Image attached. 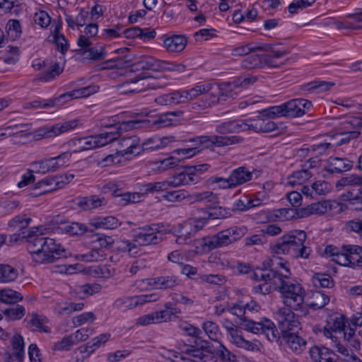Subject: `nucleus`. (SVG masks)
<instances>
[{"label":"nucleus","instance_id":"f257e3e1","mask_svg":"<svg viewBox=\"0 0 362 362\" xmlns=\"http://www.w3.org/2000/svg\"><path fill=\"white\" fill-rule=\"evenodd\" d=\"M231 314L240 317V326L245 331L253 334H262L271 342H276L279 339V332L274 323L267 319L263 318L259 322L247 319L244 315L245 308L244 305L235 304L229 309Z\"/></svg>","mask_w":362,"mask_h":362},{"label":"nucleus","instance_id":"f03ea898","mask_svg":"<svg viewBox=\"0 0 362 362\" xmlns=\"http://www.w3.org/2000/svg\"><path fill=\"white\" fill-rule=\"evenodd\" d=\"M279 291L283 303L286 307L293 310H299L305 315L307 310L305 305V291L302 285L295 279H284L279 281Z\"/></svg>","mask_w":362,"mask_h":362},{"label":"nucleus","instance_id":"7ed1b4c3","mask_svg":"<svg viewBox=\"0 0 362 362\" xmlns=\"http://www.w3.org/2000/svg\"><path fill=\"white\" fill-rule=\"evenodd\" d=\"M197 183H198V177L190 170L182 171L174 174L165 180L144 184L142 185L141 191L143 196L161 192L165 193L169 188H177Z\"/></svg>","mask_w":362,"mask_h":362},{"label":"nucleus","instance_id":"20e7f679","mask_svg":"<svg viewBox=\"0 0 362 362\" xmlns=\"http://www.w3.org/2000/svg\"><path fill=\"white\" fill-rule=\"evenodd\" d=\"M243 140V138L238 136L201 135L189 139V141L193 144L192 147L197 148L200 153L206 148L230 146L241 143Z\"/></svg>","mask_w":362,"mask_h":362},{"label":"nucleus","instance_id":"39448f33","mask_svg":"<svg viewBox=\"0 0 362 362\" xmlns=\"http://www.w3.org/2000/svg\"><path fill=\"white\" fill-rule=\"evenodd\" d=\"M71 156V152L66 151L55 157L34 161L30 168L33 172L42 175L56 172L69 162Z\"/></svg>","mask_w":362,"mask_h":362},{"label":"nucleus","instance_id":"423d86ee","mask_svg":"<svg viewBox=\"0 0 362 362\" xmlns=\"http://www.w3.org/2000/svg\"><path fill=\"white\" fill-rule=\"evenodd\" d=\"M66 256V250L59 243L52 238H47L40 252L33 255V261L39 264H47Z\"/></svg>","mask_w":362,"mask_h":362},{"label":"nucleus","instance_id":"0eeeda50","mask_svg":"<svg viewBox=\"0 0 362 362\" xmlns=\"http://www.w3.org/2000/svg\"><path fill=\"white\" fill-rule=\"evenodd\" d=\"M163 227L160 224H151L140 228L134 234L133 240L136 244L142 246L158 244L163 239Z\"/></svg>","mask_w":362,"mask_h":362},{"label":"nucleus","instance_id":"6e6552de","mask_svg":"<svg viewBox=\"0 0 362 362\" xmlns=\"http://www.w3.org/2000/svg\"><path fill=\"white\" fill-rule=\"evenodd\" d=\"M288 238V248L289 249L290 256L295 258L307 259L311 252V250L304 245L307 235L303 230H292L286 234Z\"/></svg>","mask_w":362,"mask_h":362},{"label":"nucleus","instance_id":"1a4fd4ad","mask_svg":"<svg viewBox=\"0 0 362 362\" xmlns=\"http://www.w3.org/2000/svg\"><path fill=\"white\" fill-rule=\"evenodd\" d=\"M247 232L245 226H234L211 235L215 248L226 247L241 239Z\"/></svg>","mask_w":362,"mask_h":362},{"label":"nucleus","instance_id":"9d476101","mask_svg":"<svg viewBox=\"0 0 362 362\" xmlns=\"http://www.w3.org/2000/svg\"><path fill=\"white\" fill-rule=\"evenodd\" d=\"M180 284L181 280L175 274L141 279L137 282L138 286L142 289H172Z\"/></svg>","mask_w":362,"mask_h":362},{"label":"nucleus","instance_id":"9b49d317","mask_svg":"<svg viewBox=\"0 0 362 362\" xmlns=\"http://www.w3.org/2000/svg\"><path fill=\"white\" fill-rule=\"evenodd\" d=\"M168 358L173 362H210V356L202 349L187 346L182 353L169 351Z\"/></svg>","mask_w":362,"mask_h":362},{"label":"nucleus","instance_id":"f8f14e48","mask_svg":"<svg viewBox=\"0 0 362 362\" xmlns=\"http://www.w3.org/2000/svg\"><path fill=\"white\" fill-rule=\"evenodd\" d=\"M223 327L228 331L230 336L231 342L239 348L248 351H259L262 348V344L258 340L249 341L245 339L238 330L234 325L228 320L223 322Z\"/></svg>","mask_w":362,"mask_h":362},{"label":"nucleus","instance_id":"ddd939ff","mask_svg":"<svg viewBox=\"0 0 362 362\" xmlns=\"http://www.w3.org/2000/svg\"><path fill=\"white\" fill-rule=\"evenodd\" d=\"M292 310L288 307H284L280 308L276 312V320L284 334L300 328L299 320Z\"/></svg>","mask_w":362,"mask_h":362},{"label":"nucleus","instance_id":"4468645a","mask_svg":"<svg viewBox=\"0 0 362 362\" xmlns=\"http://www.w3.org/2000/svg\"><path fill=\"white\" fill-rule=\"evenodd\" d=\"M0 339H10L12 356L19 362H22L25 356V344L23 337L18 333H11L0 327Z\"/></svg>","mask_w":362,"mask_h":362},{"label":"nucleus","instance_id":"2eb2a0df","mask_svg":"<svg viewBox=\"0 0 362 362\" xmlns=\"http://www.w3.org/2000/svg\"><path fill=\"white\" fill-rule=\"evenodd\" d=\"M149 79L151 78L146 76H136L119 84L117 88L121 94L140 93L153 88V86L148 82Z\"/></svg>","mask_w":362,"mask_h":362},{"label":"nucleus","instance_id":"dca6fc26","mask_svg":"<svg viewBox=\"0 0 362 362\" xmlns=\"http://www.w3.org/2000/svg\"><path fill=\"white\" fill-rule=\"evenodd\" d=\"M162 47L170 54H179L186 47L188 40L184 35L169 34L160 37Z\"/></svg>","mask_w":362,"mask_h":362},{"label":"nucleus","instance_id":"f3484780","mask_svg":"<svg viewBox=\"0 0 362 362\" xmlns=\"http://www.w3.org/2000/svg\"><path fill=\"white\" fill-rule=\"evenodd\" d=\"M336 130L339 133L351 134L352 137H358L360 134L358 129L362 128V117L347 116L340 118L336 124Z\"/></svg>","mask_w":362,"mask_h":362},{"label":"nucleus","instance_id":"a211bd4d","mask_svg":"<svg viewBox=\"0 0 362 362\" xmlns=\"http://www.w3.org/2000/svg\"><path fill=\"white\" fill-rule=\"evenodd\" d=\"M246 131L251 130L255 132H271L276 129V124L271 118L264 117L261 112L255 118L245 119Z\"/></svg>","mask_w":362,"mask_h":362},{"label":"nucleus","instance_id":"6ab92c4d","mask_svg":"<svg viewBox=\"0 0 362 362\" xmlns=\"http://www.w3.org/2000/svg\"><path fill=\"white\" fill-rule=\"evenodd\" d=\"M327 25H333L338 30H357L362 29V12L349 14L341 20L329 19Z\"/></svg>","mask_w":362,"mask_h":362},{"label":"nucleus","instance_id":"aec40b11","mask_svg":"<svg viewBox=\"0 0 362 362\" xmlns=\"http://www.w3.org/2000/svg\"><path fill=\"white\" fill-rule=\"evenodd\" d=\"M119 153L122 156H137L142 153L141 143L139 137L129 135L122 137L119 141Z\"/></svg>","mask_w":362,"mask_h":362},{"label":"nucleus","instance_id":"412c9836","mask_svg":"<svg viewBox=\"0 0 362 362\" xmlns=\"http://www.w3.org/2000/svg\"><path fill=\"white\" fill-rule=\"evenodd\" d=\"M287 117H298L307 113L312 107L310 101L303 98H296L285 103Z\"/></svg>","mask_w":362,"mask_h":362},{"label":"nucleus","instance_id":"4be33fe9","mask_svg":"<svg viewBox=\"0 0 362 362\" xmlns=\"http://www.w3.org/2000/svg\"><path fill=\"white\" fill-rule=\"evenodd\" d=\"M334 203L329 200H324L307 205L300 208V218H306L312 215H322L331 211Z\"/></svg>","mask_w":362,"mask_h":362},{"label":"nucleus","instance_id":"5701e85b","mask_svg":"<svg viewBox=\"0 0 362 362\" xmlns=\"http://www.w3.org/2000/svg\"><path fill=\"white\" fill-rule=\"evenodd\" d=\"M259 52H264L272 59L273 62L272 65H268L269 66H277V64L275 61L276 59H281L287 55L289 52L288 48L284 46L281 42L275 43H262L259 42Z\"/></svg>","mask_w":362,"mask_h":362},{"label":"nucleus","instance_id":"b1692460","mask_svg":"<svg viewBox=\"0 0 362 362\" xmlns=\"http://www.w3.org/2000/svg\"><path fill=\"white\" fill-rule=\"evenodd\" d=\"M332 332L333 331L329 329V327H325L324 329V335L334 341V347L336 349V351L339 354V357L341 360L345 362H362L352 350L336 341V337L333 336Z\"/></svg>","mask_w":362,"mask_h":362},{"label":"nucleus","instance_id":"393cba45","mask_svg":"<svg viewBox=\"0 0 362 362\" xmlns=\"http://www.w3.org/2000/svg\"><path fill=\"white\" fill-rule=\"evenodd\" d=\"M98 31L99 28L96 23L86 25L78 35L77 46L79 48H86L93 45V39L98 35Z\"/></svg>","mask_w":362,"mask_h":362},{"label":"nucleus","instance_id":"a878e982","mask_svg":"<svg viewBox=\"0 0 362 362\" xmlns=\"http://www.w3.org/2000/svg\"><path fill=\"white\" fill-rule=\"evenodd\" d=\"M174 141H175V138L173 136L151 137L141 143L142 152L162 149Z\"/></svg>","mask_w":362,"mask_h":362},{"label":"nucleus","instance_id":"bb28decb","mask_svg":"<svg viewBox=\"0 0 362 362\" xmlns=\"http://www.w3.org/2000/svg\"><path fill=\"white\" fill-rule=\"evenodd\" d=\"M350 325L344 331V339L351 343L352 346L359 347V341L355 339L357 327H362V312L353 314L349 319Z\"/></svg>","mask_w":362,"mask_h":362},{"label":"nucleus","instance_id":"cd10ccee","mask_svg":"<svg viewBox=\"0 0 362 362\" xmlns=\"http://www.w3.org/2000/svg\"><path fill=\"white\" fill-rule=\"evenodd\" d=\"M210 87L209 90L206 91L202 97V101L198 105L203 109L207 108L211 105H214L221 100V91L219 85L207 83Z\"/></svg>","mask_w":362,"mask_h":362},{"label":"nucleus","instance_id":"c85d7f7f","mask_svg":"<svg viewBox=\"0 0 362 362\" xmlns=\"http://www.w3.org/2000/svg\"><path fill=\"white\" fill-rule=\"evenodd\" d=\"M83 124V121L81 119H75L63 123H58L47 128L46 134L47 136H57L61 134L73 130Z\"/></svg>","mask_w":362,"mask_h":362},{"label":"nucleus","instance_id":"c756f323","mask_svg":"<svg viewBox=\"0 0 362 362\" xmlns=\"http://www.w3.org/2000/svg\"><path fill=\"white\" fill-rule=\"evenodd\" d=\"M356 138L357 137L351 136V134L339 133L337 132V135L334 137V139H336V141L325 142L314 145L313 146V150L317 151V153L319 154H322L330 147L339 146L345 144H348L351 139Z\"/></svg>","mask_w":362,"mask_h":362},{"label":"nucleus","instance_id":"7c9ffc66","mask_svg":"<svg viewBox=\"0 0 362 362\" xmlns=\"http://www.w3.org/2000/svg\"><path fill=\"white\" fill-rule=\"evenodd\" d=\"M179 160V158L170 156L157 161H149L146 163V168L151 172L159 173L175 167Z\"/></svg>","mask_w":362,"mask_h":362},{"label":"nucleus","instance_id":"2f4dec72","mask_svg":"<svg viewBox=\"0 0 362 362\" xmlns=\"http://www.w3.org/2000/svg\"><path fill=\"white\" fill-rule=\"evenodd\" d=\"M183 115L182 110L168 112L159 115L153 123L160 127L175 125L183 119Z\"/></svg>","mask_w":362,"mask_h":362},{"label":"nucleus","instance_id":"473e14b6","mask_svg":"<svg viewBox=\"0 0 362 362\" xmlns=\"http://www.w3.org/2000/svg\"><path fill=\"white\" fill-rule=\"evenodd\" d=\"M84 304L82 302L72 303L66 301H59L55 303L53 306V310L57 315H69L74 312H78L83 309Z\"/></svg>","mask_w":362,"mask_h":362},{"label":"nucleus","instance_id":"72a5a7b5","mask_svg":"<svg viewBox=\"0 0 362 362\" xmlns=\"http://www.w3.org/2000/svg\"><path fill=\"white\" fill-rule=\"evenodd\" d=\"M246 131L245 120H231L222 122L216 127V132L220 134H226Z\"/></svg>","mask_w":362,"mask_h":362},{"label":"nucleus","instance_id":"f704fd0d","mask_svg":"<svg viewBox=\"0 0 362 362\" xmlns=\"http://www.w3.org/2000/svg\"><path fill=\"white\" fill-rule=\"evenodd\" d=\"M271 59L268 54H251L243 60L242 66L245 69H254L272 65L273 62Z\"/></svg>","mask_w":362,"mask_h":362},{"label":"nucleus","instance_id":"c9c22d12","mask_svg":"<svg viewBox=\"0 0 362 362\" xmlns=\"http://www.w3.org/2000/svg\"><path fill=\"white\" fill-rule=\"evenodd\" d=\"M192 251L199 255H202L215 249L211 236H205L194 239L191 243Z\"/></svg>","mask_w":362,"mask_h":362},{"label":"nucleus","instance_id":"e433bc0d","mask_svg":"<svg viewBox=\"0 0 362 362\" xmlns=\"http://www.w3.org/2000/svg\"><path fill=\"white\" fill-rule=\"evenodd\" d=\"M229 177L235 188L250 181L252 178V172L245 167H239L230 172Z\"/></svg>","mask_w":362,"mask_h":362},{"label":"nucleus","instance_id":"4c0bfd02","mask_svg":"<svg viewBox=\"0 0 362 362\" xmlns=\"http://www.w3.org/2000/svg\"><path fill=\"white\" fill-rule=\"evenodd\" d=\"M271 218L274 221H287L300 218V208H282L273 210L271 213Z\"/></svg>","mask_w":362,"mask_h":362},{"label":"nucleus","instance_id":"58836bf2","mask_svg":"<svg viewBox=\"0 0 362 362\" xmlns=\"http://www.w3.org/2000/svg\"><path fill=\"white\" fill-rule=\"evenodd\" d=\"M167 64L166 62L155 59L153 57H144L136 64L141 69L155 71L167 69Z\"/></svg>","mask_w":362,"mask_h":362},{"label":"nucleus","instance_id":"ea45409f","mask_svg":"<svg viewBox=\"0 0 362 362\" xmlns=\"http://www.w3.org/2000/svg\"><path fill=\"white\" fill-rule=\"evenodd\" d=\"M312 176L313 174L308 170L303 169L297 170L286 177L284 181V185L286 186L296 187L304 184Z\"/></svg>","mask_w":362,"mask_h":362},{"label":"nucleus","instance_id":"a19ab883","mask_svg":"<svg viewBox=\"0 0 362 362\" xmlns=\"http://www.w3.org/2000/svg\"><path fill=\"white\" fill-rule=\"evenodd\" d=\"M110 337L111 334L110 333H103L94 337L90 342L79 348L80 352L86 353L87 354L85 357L89 356L96 349L104 345L110 339Z\"/></svg>","mask_w":362,"mask_h":362},{"label":"nucleus","instance_id":"79ce46f5","mask_svg":"<svg viewBox=\"0 0 362 362\" xmlns=\"http://www.w3.org/2000/svg\"><path fill=\"white\" fill-rule=\"evenodd\" d=\"M37 232H38L40 235L43 234V230L41 227L37 228ZM46 238V237H43L42 235H29L25 239L27 249L28 252L31 254L33 259V255H35L38 252H40V248H42V246L43 245V244H45Z\"/></svg>","mask_w":362,"mask_h":362},{"label":"nucleus","instance_id":"37998d69","mask_svg":"<svg viewBox=\"0 0 362 362\" xmlns=\"http://www.w3.org/2000/svg\"><path fill=\"white\" fill-rule=\"evenodd\" d=\"M106 200L104 197H100L97 195H92L80 198L77 205L83 210L88 211L98 209L106 204Z\"/></svg>","mask_w":362,"mask_h":362},{"label":"nucleus","instance_id":"c03bdc74","mask_svg":"<svg viewBox=\"0 0 362 362\" xmlns=\"http://www.w3.org/2000/svg\"><path fill=\"white\" fill-rule=\"evenodd\" d=\"M80 49L82 51V55L83 57L90 61L95 62L102 60L107 55L105 47L99 44L95 46L90 45L88 47Z\"/></svg>","mask_w":362,"mask_h":362},{"label":"nucleus","instance_id":"a18cd8bd","mask_svg":"<svg viewBox=\"0 0 362 362\" xmlns=\"http://www.w3.org/2000/svg\"><path fill=\"white\" fill-rule=\"evenodd\" d=\"M63 187V182L59 175L49 176L36 183V188H45L44 193Z\"/></svg>","mask_w":362,"mask_h":362},{"label":"nucleus","instance_id":"49530a36","mask_svg":"<svg viewBox=\"0 0 362 362\" xmlns=\"http://www.w3.org/2000/svg\"><path fill=\"white\" fill-rule=\"evenodd\" d=\"M329 302V297L326 293L322 291H314L305 303V305L306 309L307 306L314 309H320L324 308Z\"/></svg>","mask_w":362,"mask_h":362},{"label":"nucleus","instance_id":"de8ad7c7","mask_svg":"<svg viewBox=\"0 0 362 362\" xmlns=\"http://www.w3.org/2000/svg\"><path fill=\"white\" fill-rule=\"evenodd\" d=\"M284 338L288 347L297 354L305 349L306 341L295 333H285Z\"/></svg>","mask_w":362,"mask_h":362},{"label":"nucleus","instance_id":"09e8293b","mask_svg":"<svg viewBox=\"0 0 362 362\" xmlns=\"http://www.w3.org/2000/svg\"><path fill=\"white\" fill-rule=\"evenodd\" d=\"M271 262L272 265L275 267V269H272L275 273L274 279H277L279 281L291 279V272L286 262L276 257L271 259Z\"/></svg>","mask_w":362,"mask_h":362},{"label":"nucleus","instance_id":"8fccbe9b","mask_svg":"<svg viewBox=\"0 0 362 362\" xmlns=\"http://www.w3.org/2000/svg\"><path fill=\"white\" fill-rule=\"evenodd\" d=\"M29 317L28 323L30 325L33 330L45 333L51 332V328L46 325L48 321L46 317L37 313H32Z\"/></svg>","mask_w":362,"mask_h":362},{"label":"nucleus","instance_id":"3c124183","mask_svg":"<svg viewBox=\"0 0 362 362\" xmlns=\"http://www.w3.org/2000/svg\"><path fill=\"white\" fill-rule=\"evenodd\" d=\"M119 129L121 126L119 128L117 127L115 130L94 135L97 148L103 147L118 139L120 137Z\"/></svg>","mask_w":362,"mask_h":362},{"label":"nucleus","instance_id":"603ef678","mask_svg":"<svg viewBox=\"0 0 362 362\" xmlns=\"http://www.w3.org/2000/svg\"><path fill=\"white\" fill-rule=\"evenodd\" d=\"M338 189L345 187H359L358 192L362 195V176L355 174L349 175L336 182Z\"/></svg>","mask_w":362,"mask_h":362},{"label":"nucleus","instance_id":"864d4df0","mask_svg":"<svg viewBox=\"0 0 362 362\" xmlns=\"http://www.w3.org/2000/svg\"><path fill=\"white\" fill-rule=\"evenodd\" d=\"M90 223L95 228L103 229H114L120 225L119 221L112 216L94 218Z\"/></svg>","mask_w":362,"mask_h":362},{"label":"nucleus","instance_id":"5fc2aeb1","mask_svg":"<svg viewBox=\"0 0 362 362\" xmlns=\"http://www.w3.org/2000/svg\"><path fill=\"white\" fill-rule=\"evenodd\" d=\"M330 170L332 172H344L350 170L353 163L345 158L331 157L329 159Z\"/></svg>","mask_w":362,"mask_h":362},{"label":"nucleus","instance_id":"6e6d98bb","mask_svg":"<svg viewBox=\"0 0 362 362\" xmlns=\"http://www.w3.org/2000/svg\"><path fill=\"white\" fill-rule=\"evenodd\" d=\"M132 62V57L130 55L124 54L121 57H114L104 63L105 69H122L128 66Z\"/></svg>","mask_w":362,"mask_h":362},{"label":"nucleus","instance_id":"4d7b16f0","mask_svg":"<svg viewBox=\"0 0 362 362\" xmlns=\"http://www.w3.org/2000/svg\"><path fill=\"white\" fill-rule=\"evenodd\" d=\"M209 262L210 263H214V264H216V267L222 269H226L235 267V262L233 259L228 258L223 254H211L209 257Z\"/></svg>","mask_w":362,"mask_h":362},{"label":"nucleus","instance_id":"13d9d810","mask_svg":"<svg viewBox=\"0 0 362 362\" xmlns=\"http://www.w3.org/2000/svg\"><path fill=\"white\" fill-rule=\"evenodd\" d=\"M349 245H343L341 247L339 252L335 255V257H334L332 261L341 266L354 267V260H352L354 255L351 254V252L346 250Z\"/></svg>","mask_w":362,"mask_h":362},{"label":"nucleus","instance_id":"bf43d9fd","mask_svg":"<svg viewBox=\"0 0 362 362\" xmlns=\"http://www.w3.org/2000/svg\"><path fill=\"white\" fill-rule=\"evenodd\" d=\"M309 354L314 362H328L331 359L329 351L325 347L313 346Z\"/></svg>","mask_w":362,"mask_h":362},{"label":"nucleus","instance_id":"052dcab7","mask_svg":"<svg viewBox=\"0 0 362 362\" xmlns=\"http://www.w3.org/2000/svg\"><path fill=\"white\" fill-rule=\"evenodd\" d=\"M59 229L70 235H81L88 230L84 224L76 222L64 223L59 227Z\"/></svg>","mask_w":362,"mask_h":362},{"label":"nucleus","instance_id":"680f3d73","mask_svg":"<svg viewBox=\"0 0 362 362\" xmlns=\"http://www.w3.org/2000/svg\"><path fill=\"white\" fill-rule=\"evenodd\" d=\"M261 114L264 117L276 119L279 117H287L285 103L279 105L269 107L261 111Z\"/></svg>","mask_w":362,"mask_h":362},{"label":"nucleus","instance_id":"e2e57ef3","mask_svg":"<svg viewBox=\"0 0 362 362\" xmlns=\"http://www.w3.org/2000/svg\"><path fill=\"white\" fill-rule=\"evenodd\" d=\"M18 270L8 264H0V283H9L16 279Z\"/></svg>","mask_w":362,"mask_h":362},{"label":"nucleus","instance_id":"0e129e2a","mask_svg":"<svg viewBox=\"0 0 362 362\" xmlns=\"http://www.w3.org/2000/svg\"><path fill=\"white\" fill-rule=\"evenodd\" d=\"M23 300V296L11 288H3L0 290V301L4 303H16Z\"/></svg>","mask_w":362,"mask_h":362},{"label":"nucleus","instance_id":"69168bd1","mask_svg":"<svg viewBox=\"0 0 362 362\" xmlns=\"http://www.w3.org/2000/svg\"><path fill=\"white\" fill-rule=\"evenodd\" d=\"M214 354L221 362H238L236 356L221 343L215 349Z\"/></svg>","mask_w":362,"mask_h":362},{"label":"nucleus","instance_id":"338daca9","mask_svg":"<svg viewBox=\"0 0 362 362\" xmlns=\"http://www.w3.org/2000/svg\"><path fill=\"white\" fill-rule=\"evenodd\" d=\"M75 146H78L77 151H84L97 148L94 135L81 137L73 140Z\"/></svg>","mask_w":362,"mask_h":362},{"label":"nucleus","instance_id":"774afa93","mask_svg":"<svg viewBox=\"0 0 362 362\" xmlns=\"http://www.w3.org/2000/svg\"><path fill=\"white\" fill-rule=\"evenodd\" d=\"M90 273L96 278L108 279L115 274V269L107 265L94 266L90 267Z\"/></svg>","mask_w":362,"mask_h":362}]
</instances>
